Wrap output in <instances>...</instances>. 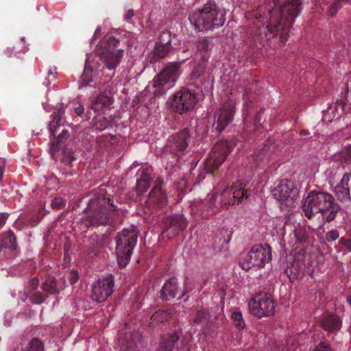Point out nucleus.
I'll return each instance as SVG.
<instances>
[{
  "label": "nucleus",
  "instance_id": "1",
  "mask_svg": "<svg viewBox=\"0 0 351 351\" xmlns=\"http://www.w3.org/2000/svg\"><path fill=\"white\" fill-rule=\"evenodd\" d=\"M274 2L282 7L280 10L274 9L269 12V19L261 36L262 39L269 40L279 34L281 42L285 43L288 29L300 13L301 0H274Z\"/></svg>",
  "mask_w": 351,
  "mask_h": 351
},
{
  "label": "nucleus",
  "instance_id": "2",
  "mask_svg": "<svg viewBox=\"0 0 351 351\" xmlns=\"http://www.w3.org/2000/svg\"><path fill=\"white\" fill-rule=\"evenodd\" d=\"M304 215L311 219L315 213H322L327 222L335 219L340 206L334 202V197L328 193L312 191L304 198L302 207Z\"/></svg>",
  "mask_w": 351,
  "mask_h": 351
},
{
  "label": "nucleus",
  "instance_id": "3",
  "mask_svg": "<svg viewBox=\"0 0 351 351\" xmlns=\"http://www.w3.org/2000/svg\"><path fill=\"white\" fill-rule=\"evenodd\" d=\"M189 19L195 29L201 32L221 27L225 21V12L213 0H208L200 9L189 15Z\"/></svg>",
  "mask_w": 351,
  "mask_h": 351
},
{
  "label": "nucleus",
  "instance_id": "4",
  "mask_svg": "<svg viewBox=\"0 0 351 351\" xmlns=\"http://www.w3.org/2000/svg\"><path fill=\"white\" fill-rule=\"evenodd\" d=\"M115 207L110 203V199L99 195L91 199L86 208L87 215L83 219L86 227L95 225H107L110 221V211Z\"/></svg>",
  "mask_w": 351,
  "mask_h": 351
},
{
  "label": "nucleus",
  "instance_id": "5",
  "mask_svg": "<svg viewBox=\"0 0 351 351\" xmlns=\"http://www.w3.org/2000/svg\"><path fill=\"white\" fill-rule=\"evenodd\" d=\"M137 238L138 232L134 227L125 228L118 233L116 237V254L120 267H125L130 261L132 250L136 245Z\"/></svg>",
  "mask_w": 351,
  "mask_h": 351
},
{
  "label": "nucleus",
  "instance_id": "6",
  "mask_svg": "<svg viewBox=\"0 0 351 351\" xmlns=\"http://www.w3.org/2000/svg\"><path fill=\"white\" fill-rule=\"evenodd\" d=\"M98 53L100 60L108 70L115 69L123 56V49H119V40L114 36H108L101 43Z\"/></svg>",
  "mask_w": 351,
  "mask_h": 351
},
{
  "label": "nucleus",
  "instance_id": "7",
  "mask_svg": "<svg viewBox=\"0 0 351 351\" xmlns=\"http://www.w3.org/2000/svg\"><path fill=\"white\" fill-rule=\"evenodd\" d=\"M271 259V247L265 245H254L250 250L243 255L239 264L242 269L248 271L250 269H261Z\"/></svg>",
  "mask_w": 351,
  "mask_h": 351
},
{
  "label": "nucleus",
  "instance_id": "8",
  "mask_svg": "<svg viewBox=\"0 0 351 351\" xmlns=\"http://www.w3.org/2000/svg\"><path fill=\"white\" fill-rule=\"evenodd\" d=\"M179 63H171L154 77L153 86L156 88L155 94H162L173 87L179 75Z\"/></svg>",
  "mask_w": 351,
  "mask_h": 351
},
{
  "label": "nucleus",
  "instance_id": "9",
  "mask_svg": "<svg viewBox=\"0 0 351 351\" xmlns=\"http://www.w3.org/2000/svg\"><path fill=\"white\" fill-rule=\"evenodd\" d=\"M216 195H219L221 197L222 204L228 208L230 205L241 202L244 198L247 199L249 193L241 184H233L229 187L222 183L218 185Z\"/></svg>",
  "mask_w": 351,
  "mask_h": 351
},
{
  "label": "nucleus",
  "instance_id": "10",
  "mask_svg": "<svg viewBox=\"0 0 351 351\" xmlns=\"http://www.w3.org/2000/svg\"><path fill=\"white\" fill-rule=\"evenodd\" d=\"M232 149V144L228 141L217 142L208 158L204 162L206 173H211L217 169L225 161Z\"/></svg>",
  "mask_w": 351,
  "mask_h": 351
},
{
  "label": "nucleus",
  "instance_id": "11",
  "mask_svg": "<svg viewBox=\"0 0 351 351\" xmlns=\"http://www.w3.org/2000/svg\"><path fill=\"white\" fill-rule=\"evenodd\" d=\"M249 308L251 314L261 318L269 316L274 313L276 304L268 294H258L249 302Z\"/></svg>",
  "mask_w": 351,
  "mask_h": 351
},
{
  "label": "nucleus",
  "instance_id": "12",
  "mask_svg": "<svg viewBox=\"0 0 351 351\" xmlns=\"http://www.w3.org/2000/svg\"><path fill=\"white\" fill-rule=\"evenodd\" d=\"M114 282V277L111 274L98 278L92 285L93 300L98 302L105 301L113 292Z\"/></svg>",
  "mask_w": 351,
  "mask_h": 351
},
{
  "label": "nucleus",
  "instance_id": "13",
  "mask_svg": "<svg viewBox=\"0 0 351 351\" xmlns=\"http://www.w3.org/2000/svg\"><path fill=\"white\" fill-rule=\"evenodd\" d=\"M197 101V95L188 89H182L174 95L172 108L180 114L192 109Z\"/></svg>",
  "mask_w": 351,
  "mask_h": 351
},
{
  "label": "nucleus",
  "instance_id": "14",
  "mask_svg": "<svg viewBox=\"0 0 351 351\" xmlns=\"http://www.w3.org/2000/svg\"><path fill=\"white\" fill-rule=\"evenodd\" d=\"M234 112V103L228 101L215 113L213 126L219 132H222L232 121Z\"/></svg>",
  "mask_w": 351,
  "mask_h": 351
},
{
  "label": "nucleus",
  "instance_id": "15",
  "mask_svg": "<svg viewBox=\"0 0 351 351\" xmlns=\"http://www.w3.org/2000/svg\"><path fill=\"white\" fill-rule=\"evenodd\" d=\"M113 103V93L105 90L91 101L90 108L95 112L101 113L110 109Z\"/></svg>",
  "mask_w": 351,
  "mask_h": 351
},
{
  "label": "nucleus",
  "instance_id": "16",
  "mask_svg": "<svg viewBox=\"0 0 351 351\" xmlns=\"http://www.w3.org/2000/svg\"><path fill=\"white\" fill-rule=\"evenodd\" d=\"M292 186L293 184L290 182H280L272 190V195L279 202H286V204L292 202L293 197Z\"/></svg>",
  "mask_w": 351,
  "mask_h": 351
},
{
  "label": "nucleus",
  "instance_id": "17",
  "mask_svg": "<svg viewBox=\"0 0 351 351\" xmlns=\"http://www.w3.org/2000/svg\"><path fill=\"white\" fill-rule=\"evenodd\" d=\"M140 341L141 335L138 332L134 331L128 334L126 331H122L119 335V341L123 351H137Z\"/></svg>",
  "mask_w": 351,
  "mask_h": 351
},
{
  "label": "nucleus",
  "instance_id": "18",
  "mask_svg": "<svg viewBox=\"0 0 351 351\" xmlns=\"http://www.w3.org/2000/svg\"><path fill=\"white\" fill-rule=\"evenodd\" d=\"M350 179L351 173H346L340 182L335 187V194L337 199L341 202L351 201L350 188L348 185Z\"/></svg>",
  "mask_w": 351,
  "mask_h": 351
},
{
  "label": "nucleus",
  "instance_id": "19",
  "mask_svg": "<svg viewBox=\"0 0 351 351\" xmlns=\"http://www.w3.org/2000/svg\"><path fill=\"white\" fill-rule=\"evenodd\" d=\"M190 136L187 130H183L169 140L168 146L172 151L181 152L185 149L189 144Z\"/></svg>",
  "mask_w": 351,
  "mask_h": 351
},
{
  "label": "nucleus",
  "instance_id": "20",
  "mask_svg": "<svg viewBox=\"0 0 351 351\" xmlns=\"http://www.w3.org/2000/svg\"><path fill=\"white\" fill-rule=\"evenodd\" d=\"M148 203L150 204L156 205L157 206H162L167 202V195L163 190L162 183L158 181V183L152 189L148 195Z\"/></svg>",
  "mask_w": 351,
  "mask_h": 351
},
{
  "label": "nucleus",
  "instance_id": "21",
  "mask_svg": "<svg viewBox=\"0 0 351 351\" xmlns=\"http://www.w3.org/2000/svg\"><path fill=\"white\" fill-rule=\"evenodd\" d=\"M38 283L39 280L38 278H32L28 282L25 291L27 295L31 297L32 302L36 304L43 303L47 297V293L43 294L38 291L33 293V291L37 288Z\"/></svg>",
  "mask_w": 351,
  "mask_h": 351
},
{
  "label": "nucleus",
  "instance_id": "22",
  "mask_svg": "<svg viewBox=\"0 0 351 351\" xmlns=\"http://www.w3.org/2000/svg\"><path fill=\"white\" fill-rule=\"evenodd\" d=\"M178 285L175 278L167 280L161 289V298L165 300L173 299L176 295Z\"/></svg>",
  "mask_w": 351,
  "mask_h": 351
},
{
  "label": "nucleus",
  "instance_id": "23",
  "mask_svg": "<svg viewBox=\"0 0 351 351\" xmlns=\"http://www.w3.org/2000/svg\"><path fill=\"white\" fill-rule=\"evenodd\" d=\"M322 326L326 330L336 331L341 328V323L337 316L328 315L322 319Z\"/></svg>",
  "mask_w": 351,
  "mask_h": 351
},
{
  "label": "nucleus",
  "instance_id": "24",
  "mask_svg": "<svg viewBox=\"0 0 351 351\" xmlns=\"http://www.w3.org/2000/svg\"><path fill=\"white\" fill-rule=\"evenodd\" d=\"M170 228L176 230L178 232H180L186 226L185 218L182 215H176L169 217L166 222Z\"/></svg>",
  "mask_w": 351,
  "mask_h": 351
},
{
  "label": "nucleus",
  "instance_id": "25",
  "mask_svg": "<svg viewBox=\"0 0 351 351\" xmlns=\"http://www.w3.org/2000/svg\"><path fill=\"white\" fill-rule=\"evenodd\" d=\"M1 245L3 250L5 248H11L14 250H16V237L11 230H9L8 231L2 234L1 236Z\"/></svg>",
  "mask_w": 351,
  "mask_h": 351
},
{
  "label": "nucleus",
  "instance_id": "26",
  "mask_svg": "<svg viewBox=\"0 0 351 351\" xmlns=\"http://www.w3.org/2000/svg\"><path fill=\"white\" fill-rule=\"evenodd\" d=\"M170 49L171 47L169 43L165 44H156L151 62H156L157 60L165 58L169 53Z\"/></svg>",
  "mask_w": 351,
  "mask_h": 351
},
{
  "label": "nucleus",
  "instance_id": "27",
  "mask_svg": "<svg viewBox=\"0 0 351 351\" xmlns=\"http://www.w3.org/2000/svg\"><path fill=\"white\" fill-rule=\"evenodd\" d=\"M197 50L201 53V58L203 61H206L209 58V51L211 49V45L207 38H202L197 43Z\"/></svg>",
  "mask_w": 351,
  "mask_h": 351
},
{
  "label": "nucleus",
  "instance_id": "28",
  "mask_svg": "<svg viewBox=\"0 0 351 351\" xmlns=\"http://www.w3.org/2000/svg\"><path fill=\"white\" fill-rule=\"evenodd\" d=\"M210 317L211 316L207 310L200 309L192 319V322L193 324L197 325H206L210 322Z\"/></svg>",
  "mask_w": 351,
  "mask_h": 351
},
{
  "label": "nucleus",
  "instance_id": "29",
  "mask_svg": "<svg viewBox=\"0 0 351 351\" xmlns=\"http://www.w3.org/2000/svg\"><path fill=\"white\" fill-rule=\"evenodd\" d=\"M42 289L47 293H58L60 289L57 287V282L54 278H47L42 285Z\"/></svg>",
  "mask_w": 351,
  "mask_h": 351
},
{
  "label": "nucleus",
  "instance_id": "30",
  "mask_svg": "<svg viewBox=\"0 0 351 351\" xmlns=\"http://www.w3.org/2000/svg\"><path fill=\"white\" fill-rule=\"evenodd\" d=\"M170 311L168 310L165 311H158L155 312V313L152 316V322L151 324L154 325L155 324L162 323L169 317Z\"/></svg>",
  "mask_w": 351,
  "mask_h": 351
},
{
  "label": "nucleus",
  "instance_id": "31",
  "mask_svg": "<svg viewBox=\"0 0 351 351\" xmlns=\"http://www.w3.org/2000/svg\"><path fill=\"white\" fill-rule=\"evenodd\" d=\"M231 319L237 329L242 330L245 327V323L243 320L242 313L240 311H236L232 312Z\"/></svg>",
  "mask_w": 351,
  "mask_h": 351
},
{
  "label": "nucleus",
  "instance_id": "32",
  "mask_svg": "<svg viewBox=\"0 0 351 351\" xmlns=\"http://www.w3.org/2000/svg\"><path fill=\"white\" fill-rule=\"evenodd\" d=\"M339 106L341 108L343 107L341 103H336L334 106H330L327 111L324 112L323 119L326 121H331L332 119L330 117V114H333V118H335L336 116H337V117H339L341 113L337 112V108Z\"/></svg>",
  "mask_w": 351,
  "mask_h": 351
},
{
  "label": "nucleus",
  "instance_id": "33",
  "mask_svg": "<svg viewBox=\"0 0 351 351\" xmlns=\"http://www.w3.org/2000/svg\"><path fill=\"white\" fill-rule=\"evenodd\" d=\"M178 339V336L176 334L170 337L169 339L166 340L162 343L158 351H172L174 343Z\"/></svg>",
  "mask_w": 351,
  "mask_h": 351
},
{
  "label": "nucleus",
  "instance_id": "34",
  "mask_svg": "<svg viewBox=\"0 0 351 351\" xmlns=\"http://www.w3.org/2000/svg\"><path fill=\"white\" fill-rule=\"evenodd\" d=\"M151 181L139 178L136 181V191L138 195H141L145 192L149 187Z\"/></svg>",
  "mask_w": 351,
  "mask_h": 351
},
{
  "label": "nucleus",
  "instance_id": "35",
  "mask_svg": "<svg viewBox=\"0 0 351 351\" xmlns=\"http://www.w3.org/2000/svg\"><path fill=\"white\" fill-rule=\"evenodd\" d=\"M179 232H178L176 230L170 228L168 225H165V228L161 232L160 239L164 241H167L178 235Z\"/></svg>",
  "mask_w": 351,
  "mask_h": 351
},
{
  "label": "nucleus",
  "instance_id": "36",
  "mask_svg": "<svg viewBox=\"0 0 351 351\" xmlns=\"http://www.w3.org/2000/svg\"><path fill=\"white\" fill-rule=\"evenodd\" d=\"M341 172L342 168L341 167H332L326 171V176L329 182L332 183L335 180L336 176L340 175Z\"/></svg>",
  "mask_w": 351,
  "mask_h": 351
},
{
  "label": "nucleus",
  "instance_id": "37",
  "mask_svg": "<svg viewBox=\"0 0 351 351\" xmlns=\"http://www.w3.org/2000/svg\"><path fill=\"white\" fill-rule=\"evenodd\" d=\"M294 236L299 243H305L308 239V234L305 229L297 228L294 230Z\"/></svg>",
  "mask_w": 351,
  "mask_h": 351
},
{
  "label": "nucleus",
  "instance_id": "38",
  "mask_svg": "<svg viewBox=\"0 0 351 351\" xmlns=\"http://www.w3.org/2000/svg\"><path fill=\"white\" fill-rule=\"evenodd\" d=\"M152 167L148 165H145L138 170L140 178L152 181Z\"/></svg>",
  "mask_w": 351,
  "mask_h": 351
},
{
  "label": "nucleus",
  "instance_id": "39",
  "mask_svg": "<svg viewBox=\"0 0 351 351\" xmlns=\"http://www.w3.org/2000/svg\"><path fill=\"white\" fill-rule=\"evenodd\" d=\"M205 66L203 64H199L195 66L191 73V79L196 80L204 75Z\"/></svg>",
  "mask_w": 351,
  "mask_h": 351
},
{
  "label": "nucleus",
  "instance_id": "40",
  "mask_svg": "<svg viewBox=\"0 0 351 351\" xmlns=\"http://www.w3.org/2000/svg\"><path fill=\"white\" fill-rule=\"evenodd\" d=\"M58 119L59 118H52V120L49 123V130L53 136H55L58 128L62 123V120Z\"/></svg>",
  "mask_w": 351,
  "mask_h": 351
},
{
  "label": "nucleus",
  "instance_id": "41",
  "mask_svg": "<svg viewBox=\"0 0 351 351\" xmlns=\"http://www.w3.org/2000/svg\"><path fill=\"white\" fill-rule=\"evenodd\" d=\"M66 106L64 104H58L56 106V111L51 114V118H59L58 119L62 120V116L64 114Z\"/></svg>",
  "mask_w": 351,
  "mask_h": 351
},
{
  "label": "nucleus",
  "instance_id": "42",
  "mask_svg": "<svg viewBox=\"0 0 351 351\" xmlns=\"http://www.w3.org/2000/svg\"><path fill=\"white\" fill-rule=\"evenodd\" d=\"M342 4L339 1H335L328 8L327 13L330 16L336 15L339 10L341 8Z\"/></svg>",
  "mask_w": 351,
  "mask_h": 351
},
{
  "label": "nucleus",
  "instance_id": "43",
  "mask_svg": "<svg viewBox=\"0 0 351 351\" xmlns=\"http://www.w3.org/2000/svg\"><path fill=\"white\" fill-rule=\"evenodd\" d=\"M64 204L65 201L61 197L54 198L51 203V207L55 209L61 208Z\"/></svg>",
  "mask_w": 351,
  "mask_h": 351
},
{
  "label": "nucleus",
  "instance_id": "44",
  "mask_svg": "<svg viewBox=\"0 0 351 351\" xmlns=\"http://www.w3.org/2000/svg\"><path fill=\"white\" fill-rule=\"evenodd\" d=\"M339 232L337 230H333L328 232L326 235L327 241L332 242L337 240L339 237Z\"/></svg>",
  "mask_w": 351,
  "mask_h": 351
},
{
  "label": "nucleus",
  "instance_id": "45",
  "mask_svg": "<svg viewBox=\"0 0 351 351\" xmlns=\"http://www.w3.org/2000/svg\"><path fill=\"white\" fill-rule=\"evenodd\" d=\"M314 351H333L332 348L326 343H320Z\"/></svg>",
  "mask_w": 351,
  "mask_h": 351
},
{
  "label": "nucleus",
  "instance_id": "46",
  "mask_svg": "<svg viewBox=\"0 0 351 351\" xmlns=\"http://www.w3.org/2000/svg\"><path fill=\"white\" fill-rule=\"evenodd\" d=\"M69 133L68 130H63L61 134L57 137V143H60L62 141L66 139L69 137Z\"/></svg>",
  "mask_w": 351,
  "mask_h": 351
},
{
  "label": "nucleus",
  "instance_id": "47",
  "mask_svg": "<svg viewBox=\"0 0 351 351\" xmlns=\"http://www.w3.org/2000/svg\"><path fill=\"white\" fill-rule=\"evenodd\" d=\"M56 79V76L54 73L51 71V69L48 71V79H47V82H45L46 86H49L51 84V80Z\"/></svg>",
  "mask_w": 351,
  "mask_h": 351
},
{
  "label": "nucleus",
  "instance_id": "48",
  "mask_svg": "<svg viewBox=\"0 0 351 351\" xmlns=\"http://www.w3.org/2000/svg\"><path fill=\"white\" fill-rule=\"evenodd\" d=\"M5 167V161L3 158H0V184H1L2 177Z\"/></svg>",
  "mask_w": 351,
  "mask_h": 351
},
{
  "label": "nucleus",
  "instance_id": "49",
  "mask_svg": "<svg viewBox=\"0 0 351 351\" xmlns=\"http://www.w3.org/2000/svg\"><path fill=\"white\" fill-rule=\"evenodd\" d=\"M78 280V274L76 271H72L70 274V283L75 284Z\"/></svg>",
  "mask_w": 351,
  "mask_h": 351
},
{
  "label": "nucleus",
  "instance_id": "50",
  "mask_svg": "<svg viewBox=\"0 0 351 351\" xmlns=\"http://www.w3.org/2000/svg\"><path fill=\"white\" fill-rule=\"evenodd\" d=\"M7 218H8V214L7 213H0V229L5 224Z\"/></svg>",
  "mask_w": 351,
  "mask_h": 351
},
{
  "label": "nucleus",
  "instance_id": "51",
  "mask_svg": "<svg viewBox=\"0 0 351 351\" xmlns=\"http://www.w3.org/2000/svg\"><path fill=\"white\" fill-rule=\"evenodd\" d=\"M74 110L77 115L81 116L84 112V108L83 106L80 104L77 107L75 108Z\"/></svg>",
  "mask_w": 351,
  "mask_h": 351
},
{
  "label": "nucleus",
  "instance_id": "52",
  "mask_svg": "<svg viewBox=\"0 0 351 351\" xmlns=\"http://www.w3.org/2000/svg\"><path fill=\"white\" fill-rule=\"evenodd\" d=\"M134 16V11L132 10H128L125 15V19L129 20Z\"/></svg>",
  "mask_w": 351,
  "mask_h": 351
},
{
  "label": "nucleus",
  "instance_id": "53",
  "mask_svg": "<svg viewBox=\"0 0 351 351\" xmlns=\"http://www.w3.org/2000/svg\"><path fill=\"white\" fill-rule=\"evenodd\" d=\"M14 52V49L13 48H10V47H8L5 51V53L8 56H11L12 54Z\"/></svg>",
  "mask_w": 351,
  "mask_h": 351
},
{
  "label": "nucleus",
  "instance_id": "54",
  "mask_svg": "<svg viewBox=\"0 0 351 351\" xmlns=\"http://www.w3.org/2000/svg\"><path fill=\"white\" fill-rule=\"evenodd\" d=\"M86 75V71H85L82 76V84L84 86H86L88 84V81H86V80H85Z\"/></svg>",
  "mask_w": 351,
  "mask_h": 351
},
{
  "label": "nucleus",
  "instance_id": "55",
  "mask_svg": "<svg viewBox=\"0 0 351 351\" xmlns=\"http://www.w3.org/2000/svg\"><path fill=\"white\" fill-rule=\"evenodd\" d=\"M101 27H97L95 31L94 37H96L97 35L101 34Z\"/></svg>",
  "mask_w": 351,
  "mask_h": 351
},
{
  "label": "nucleus",
  "instance_id": "56",
  "mask_svg": "<svg viewBox=\"0 0 351 351\" xmlns=\"http://www.w3.org/2000/svg\"><path fill=\"white\" fill-rule=\"evenodd\" d=\"M73 160V158L72 159L67 158V157L65 156L63 159V162L64 163L70 164L71 162V160Z\"/></svg>",
  "mask_w": 351,
  "mask_h": 351
},
{
  "label": "nucleus",
  "instance_id": "57",
  "mask_svg": "<svg viewBox=\"0 0 351 351\" xmlns=\"http://www.w3.org/2000/svg\"><path fill=\"white\" fill-rule=\"evenodd\" d=\"M95 127L96 130L101 131L105 129L106 126H99L97 123H95Z\"/></svg>",
  "mask_w": 351,
  "mask_h": 351
},
{
  "label": "nucleus",
  "instance_id": "58",
  "mask_svg": "<svg viewBox=\"0 0 351 351\" xmlns=\"http://www.w3.org/2000/svg\"><path fill=\"white\" fill-rule=\"evenodd\" d=\"M300 135H302V136H306V135H308L309 134V132L308 130H303L300 132Z\"/></svg>",
  "mask_w": 351,
  "mask_h": 351
},
{
  "label": "nucleus",
  "instance_id": "59",
  "mask_svg": "<svg viewBox=\"0 0 351 351\" xmlns=\"http://www.w3.org/2000/svg\"><path fill=\"white\" fill-rule=\"evenodd\" d=\"M3 251L4 250L3 249V247L1 246V245L0 244V259L1 258H3L4 257L3 256Z\"/></svg>",
  "mask_w": 351,
  "mask_h": 351
},
{
  "label": "nucleus",
  "instance_id": "60",
  "mask_svg": "<svg viewBox=\"0 0 351 351\" xmlns=\"http://www.w3.org/2000/svg\"><path fill=\"white\" fill-rule=\"evenodd\" d=\"M198 178L199 180H202L205 178V176H204V173H201L199 176H198Z\"/></svg>",
  "mask_w": 351,
  "mask_h": 351
},
{
  "label": "nucleus",
  "instance_id": "61",
  "mask_svg": "<svg viewBox=\"0 0 351 351\" xmlns=\"http://www.w3.org/2000/svg\"><path fill=\"white\" fill-rule=\"evenodd\" d=\"M347 301L349 303V304L351 306V296H348L347 298Z\"/></svg>",
  "mask_w": 351,
  "mask_h": 351
},
{
  "label": "nucleus",
  "instance_id": "62",
  "mask_svg": "<svg viewBox=\"0 0 351 351\" xmlns=\"http://www.w3.org/2000/svg\"><path fill=\"white\" fill-rule=\"evenodd\" d=\"M215 195H213L210 198V200H213L215 199Z\"/></svg>",
  "mask_w": 351,
  "mask_h": 351
}]
</instances>
